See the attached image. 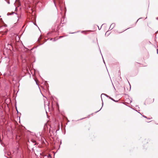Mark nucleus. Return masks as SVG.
Listing matches in <instances>:
<instances>
[{
  "label": "nucleus",
  "instance_id": "f257e3e1",
  "mask_svg": "<svg viewBox=\"0 0 158 158\" xmlns=\"http://www.w3.org/2000/svg\"><path fill=\"white\" fill-rule=\"evenodd\" d=\"M115 25V24L114 23H112L111 25L110 28H111V29H112L114 27Z\"/></svg>",
  "mask_w": 158,
  "mask_h": 158
},
{
  "label": "nucleus",
  "instance_id": "f03ea898",
  "mask_svg": "<svg viewBox=\"0 0 158 158\" xmlns=\"http://www.w3.org/2000/svg\"><path fill=\"white\" fill-rule=\"evenodd\" d=\"M32 142H33V143H35V144H36V141L35 140H32Z\"/></svg>",
  "mask_w": 158,
  "mask_h": 158
},
{
  "label": "nucleus",
  "instance_id": "7ed1b4c3",
  "mask_svg": "<svg viewBox=\"0 0 158 158\" xmlns=\"http://www.w3.org/2000/svg\"><path fill=\"white\" fill-rule=\"evenodd\" d=\"M49 156H50V155H48V157Z\"/></svg>",
  "mask_w": 158,
  "mask_h": 158
}]
</instances>
